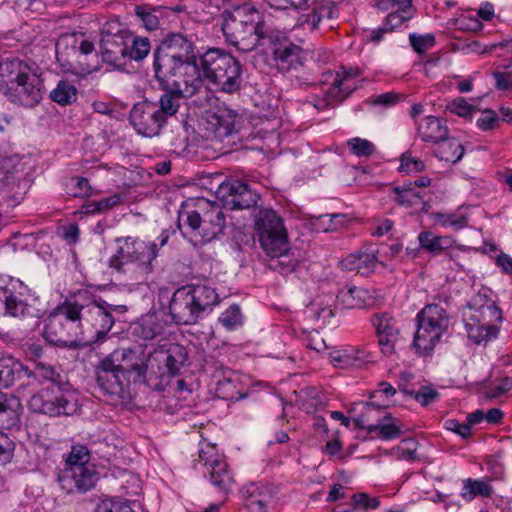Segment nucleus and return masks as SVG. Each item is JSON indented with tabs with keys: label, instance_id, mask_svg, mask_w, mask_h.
Segmentation results:
<instances>
[{
	"label": "nucleus",
	"instance_id": "obj_1",
	"mask_svg": "<svg viewBox=\"0 0 512 512\" xmlns=\"http://www.w3.org/2000/svg\"><path fill=\"white\" fill-rule=\"evenodd\" d=\"M221 29L227 43L243 52L265 47L273 27L252 4L244 3L221 14Z\"/></svg>",
	"mask_w": 512,
	"mask_h": 512
},
{
	"label": "nucleus",
	"instance_id": "obj_2",
	"mask_svg": "<svg viewBox=\"0 0 512 512\" xmlns=\"http://www.w3.org/2000/svg\"><path fill=\"white\" fill-rule=\"evenodd\" d=\"M169 233L163 231L153 242H145L133 237L118 240L119 247L109 260V267L126 277L127 281L143 283L154 270V261L159 250L165 246Z\"/></svg>",
	"mask_w": 512,
	"mask_h": 512
},
{
	"label": "nucleus",
	"instance_id": "obj_3",
	"mask_svg": "<svg viewBox=\"0 0 512 512\" xmlns=\"http://www.w3.org/2000/svg\"><path fill=\"white\" fill-rule=\"evenodd\" d=\"M194 43L181 33H169L153 51V72L201 79Z\"/></svg>",
	"mask_w": 512,
	"mask_h": 512
},
{
	"label": "nucleus",
	"instance_id": "obj_4",
	"mask_svg": "<svg viewBox=\"0 0 512 512\" xmlns=\"http://www.w3.org/2000/svg\"><path fill=\"white\" fill-rule=\"evenodd\" d=\"M0 92L25 107L37 105L43 94L42 80L19 59H7L0 63Z\"/></svg>",
	"mask_w": 512,
	"mask_h": 512
},
{
	"label": "nucleus",
	"instance_id": "obj_5",
	"mask_svg": "<svg viewBox=\"0 0 512 512\" xmlns=\"http://www.w3.org/2000/svg\"><path fill=\"white\" fill-rule=\"evenodd\" d=\"M75 297L80 306L79 317L86 347L102 342L115 323L114 314L127 311L125 305L110 304L88 291L79 292Z\"/></svg>",
	"mask_w": 512,
	"mask_h": 512
},
{
	"label": "nucleus",
	"instance_id": "obj_6",
	"mask_svg": "<svg viewBox=\"0 0 512 512\" xmlns=\"http://www.w3.org/2000/svg\"><path fill=\"white\" fill-rule=\"evenodd\" d=\"M76 297L58 304L45 319L43 337L47 342L69 349L84 348L83 328Z\"/></svg>",
	"mask_w": 512,
	"mask_h": 512
},
{
	"label": "nucleus",
	"instance_id": "obj_7",
	"mask_svg": "<svg viewBox=\"0 0 512 512\" xmlns=\"http://www.w3.org/2000/svg\"><path fill=\"white\" fill-rule=\"evenodd\" d=\"M219 301L215 289L206 284L183 286L174 292L169 313L176 324L193 325Z\"/></svg>",
	"mask_w": 512,
	"mask_h": 512
},
{
	"label": "nucleus",
	"instance_id": "obj_8",
	"mask_svg": "<svg viewBox=\"0 0 512 512\" xmlns=\"http://www.w3.org/2000/svg\"><path fill=\"white\" fill-rule=\"evenodd\" d=\"M198 65L203 84L206 82L209 89L226 93L240 89L241 64L231 54L211 48L200 57Z\"/></svg>",
	"mask_w": 512,
	"mask_h": 512
},
{
	"label": "nucleus",
	"instance_id": "obj_9",
	"mask_svg": "<svg viewBox=\"0 0 512 512\" xmlns=\"http://www.w3.org/2000/svg\"><path fill=\"white\" fill-rule=\"evenodd\" d=\"M416 321L413 346L420 355H428L448 331L450 316L441 304L432 303L422 308Z\"/></svg>",
	"mask_w": 512,
	"mask_h": 512
},
{
	"label": "nucleus",
	"instance_id": "obj_10",
	"mask_svg": "<svg viewBox=\"0 0 512 512\" xmlns=\"http://www.w3.org/2000/svg\"><path fill=\"white\" fill-rule=\"evenodd\" d=\"M65 462L66 467L58 476V483L65 492L85 493L95 486L98 464L91 462L90 450H71Z\"/></svg>",
	"mask_w": 512,
	"mask_h": 512
},
{
	"label": "nucleus",
	"instance_id": "obj_11",
	"mask_svg": "<svg viewBox=\"0 0 512 512\" xmlns=\"http://www.w3.org/2000/svg\"><path fill=\"white\" fill-rule=\"evenodd\" d=\"M154 76L163 90L159 100L154 103L166 121L178 112L184 97L195 95L203 87V80L198 78L164 74H154Z\"/></svg>",
	"mask_w": 512,
	"mask_h": 512
},
{
	"label": "nucleus",
	"instance_id": "obj_12",
	"mask_svg": "<svg viewBox=\"0 0 512 512\" xmlns=\"http://www.w3.org/2000/svg\"><path fill=\"white\" fill-rule=\"evenodd\" d=\"M199 210H181L179 221L185 222L192 231L201 236L202 242H210L222 233L225 217L216 203L206 199L198 200Z\"/></svg>",
	"mask_w": 512,
	"mask_h": 512
},
{
	"label": "nucleus",
	"instance_id": "obj_13",
	"mask_svg": "<svg viewBox=\"0 0 512 512\" xmlns=\"http://www.w3.org/2000/svg\"><path fill=\"white\" fill-rule=\"evenodd\" d=\"M259 243L270 257H281L288 251V235L282 219L274 210L262 209L255 221Z\"/></svg>",
	"mask_w": 512,
	"mask_h": 512
},
{
	"label": "nucleus",
	"instance_id": "obj_14",
	"mask_svg": "<svg viewBox=\"0 0 512 512\" xmlns=\"http://www.w3.org/2000/svg\"><path fill=\"white\" fill-rule=\"evenodd\" d=\"M28 406L31 411L50 417L72 415L78 409L75 393L67 389L65 384L56 386V391L47 389L33 395Z\"/></svg>",
	"mask_w": 512,
	"mask_h": 512
},
{
	"label": "nucleus",
	"instance_id": "obj_15",
	"mask_svg": "<svg viewBox=\"0 0 512 512\" xmlns=\"http://www.w3.org/2000/svg\"><path fill=\"white\" fill-rule=\"evenodd\" d=\"M271 39H267L273 55V61L278 71L288 73L298 71L306 61V52L302 47L291 42L282 32L271 31Z\"/></svg>",
	"mask_w": 512,
	"mask_h": 512
},
{
	"label": "nucleus",
	"instance_id": "obj_16",
	"mask_svg": "<svg viewBox=\"0 0 512 512\" xmlns=\"http://www.w3.org/2000/svg\"><path fill=\"white\" fill-rule=\"evenodd\" d=\"M236 124L237 115L232 110L208 113L201 123L204 136L222 143V149L233 146L238 140Z\"/></svg>",
	"mask_w": 512,
	"mask_h": 512
},
{
	"label": "nucleus",
	"instance_id": "obj_17",
	"mask_svg": "<svg viewBox=\"0 0 512 512\" xmlns=\"http://www.w3.org/2000/svg\"><path fill=\"white\" fill-rule=\"evenodd\" d=\"M108 357L111 359L112 365H116L129 382H139L146 378L148 359L142 346L118 348Z\"/></svg>",
	"mask_w": 512,
	"mask_h": 512
},
{
	"label": "nucleus",
	"instance_id": "obj_18",
	"mask_svg": "<svg viewBox=\"0 0 512 512\" xmlns=\"http://www.w3.org/2000/svg\"><path fill=\"white\" fill-rule=\"evenodd\" d=\"M129 118L137 133L145 137L158 136L167 123L154 101L149 100L136 103L130 111Z\"/></svg>",
	"mask_w": 512,
	"mask_h": 512
},
{
	"label": "nucleus",
	"instance_id": "obj_19",
	"mask_svg": "<svg viewBox=\"0 0 512 512\" xmlns=\"http://www.w3.org/2000/svg\"><path fill=\"white\" fill-rule=\"evenodd\" d=\"M10 282H12L11 279ZM11 286V288H3L5 315L21 320L39 319L44 312L42 308L38 307L39 298L30 294L25 295L22 291H15L13 283Z\"/></svg>",
	"mask_w": 512,
	"mask_h": 512
},
{
	"label": "nucleus",
	"instance_id": "obj_20",
	"mask_svg": "<svg viewBox=\"0 0 512 512\" xmlns=\"http://www.w3.org/2000/svg\"><path fill=\"white\" fill-rule=\"evenodd\" d=\"M198 464H202L211 484L221 492H227L233 479L225 455L219 450H199Z\"/></svg>",
	"mask_w": 512,
	"mask_h": 512
},
{
	"label": "nucleus",
	"instance_id": "obj_21",
	"mask_svg": "<svg viewBox=\"0 0 512 512\" xmlns=\"http://www.w3.org/2000/svg\"><path fill=\"white\" fill-rule=\"evenodd\" d=\"M217 195L224 206L231 210L254 207L259 198L246 183L239 180L223 182L217 190Z\"/></svg>",
	"mask_w": 512,
	"mask_h": 512
},
{
	"label": "nucleus",
	"instance_id": "obj_22",
	"mask_svg": "<svg viewBox=\"0 0 512 512\" xmlns=\"http://www.w3.org/2000/svg\"><path fill=\"white\" fill-rule=\"evenodd\" d=\"M371 323L376 330L379 347L384 355H391L399 339L400 327L398 321L388 313H375Z\"/></svg>",
	"mask_w": 512,
	"mask_h": 512
},
{
	"label": "nucleus",
	"instance_id": "obj_23",
	"mask_svg": "<svg viewBox=\"0 0 512 512\" xmlns=\"http://www.w3.org/2000/svg\"><path fill=\"white\" fill-rule=\"evenodd\" d=\"M96 380L101 390L109 395L119 396L129 384L122 372L112 365L111 359L104 358L96 369Z\"/></svg>",
	"mask_w": 512,
	"mask_h": 512
},
{
	"label": "nucleus",
	"instance_id": "obj_24",
	"mask_svg": "<svg viewBox=\"0 0 512 512\" xmlns=\"http://www.w3.org/2000/svg\"><path fill=\"white\" fill-rule=\"evenodd\" d=\"M463 321L469 339L480 344L497 337L499 329L496 323L501 322L502 319L487 318L480 314L467 315L463 312Z\"/></svg>",
	"mask_w": 512,
	"mask_h": 512
},
{
	"label": "nucleus",
	"instance_id": "obj_25",
	"mask_svg": "<svg viewBox=\"0 0 512 512\" xmlns=\"http://www.w3.org/2000/svg\"><path fill=\"white\" fill-rule=\"evenodd\" d=\"M94 51V44L88 40L78 41L73 36L61 38L56 44V58L62 65L73 67V63L82 64L81 57Z\"/></svg>",
	"mask_w": 512,
	"mask_h": 512
},
{
	"label": "nucleus",
	"instance_id": "obj_26",
	"mask_svg": "<svg viewBox=\"0 0 512 512\" xmlns=\"http://www.w3.org/2000/svg\"><path fill=\"white\" fill-rule=\"evenodd\" d=\"M130 35L112 39H100V54L102 60L116 69H124L129 52Z\"/></svg>",
	"mask_w": 512,
	"mask_h": 512
},
{
	"label": "nucleus",
	"instance_id": "obj_27",
	"mask_svg": "<svg viewBox=\"0 0 512 512\" xmlns=\"http://www.w3.org/2000/svg\"><path fill=\"white\" fill-rule=\"evenodd\" d=\"M240 495L250 512H265V507L272 498L270 489L262 482H251L244 485L240 490Z\"/></svg>",
	"mask_w": 512,
	"mask_h": 512
},
{
	"label": "nucleus",
	"instance_id": "obj_28",
	"mask_svg": "<svg viewBox=\"0 0 512 512\" xmlns=\"http://www.w3.org/2000/svg\"><path fill=\"white\" fill-rule=\"evenodd\" d=\"M371 361V354L360 347H349L331 354V363L336 368H361Z\"/></svg>",
	"mask_w": 512,
	"mask_h": 512
},
{
	"label": "nucleus",
	"instance_id": "obj_29",
	"mask_svg": "<svg viewBox=\"0 0 512 512\" xmlns=\"http://www.w3.org/2000/svg\"><path fill=\"white\" fill-rule=\"evenodd\" d=\"M467 315L480 314L487 318L502 319L501 310L496 306L494 300L490 298V291L481 289L473 295L467 302Z\"/></svg>",
	"mask_w": 512,
	"mask_h": 512
},
{
	"label": "nucleus",
	"instance_id": "obj_30",
	"mask_svg": "<svg viewBox=\"0 0 512 512\" xmlns=\"http://www.w3.org/2000/svg\"><path fill=\"white\" fill-rule=\"evenodd\" d=\"M418 135L422 141L434 143L444 140L448 136V128L435 116L422 118L417 125Z\"/></svg>",
	"mask_w": 512,
	"mask_h": 512
},
{
	"label": "nucleus",
	"instance_id": "obj_31",
	"mask_svg": "<svg viewBox=\"0 0 512 512\" xmlns=\"http://www.w3.org/2000/svg\"><path fill=\"white\" fill-rule=\"evenodd\" d=\"M165 355H161L160 360H166L165 373L167 377H174L179 374L180 369L188 358L186 349L177 343H171L164 346Z\"/></svg>",
	"mask_w": 512,
	"mask_h": 512
},
{
	"label": "nucleus",
	"instance_id": "obj_32",
	"mask_svg": "<svg viewBox=\"0 0 512 512\" xmlns=\"http://www.w3.org/2000/svg\"><path fill=\"white\" fill-rule=\"evenodd\" d=\"M165 326L166 323L157 313H148L137 322L135 333L145 340H151L164 334Z\"/></svg>",
	"mask_w": 512,
	"mask_h": 512
},
{
	"label": "nucleus",
	"instance_id": "obj_33",
	"mask_svg": "<svg viewBox=\"0 0 512 512\" xmlns=\"http://www.w3.org/2000/svg\"><path fill=\"white\" fill-rule=\"evenodd\" d=\"M434 155L440 161L455 164L462 159L464 147L457 138L446 136L444 140L436 143Z\"/></svg>",
	"mask_w": 512,
	"mask_h": 512
},
{
	"label": "nucleus",
	"instance_id": "obj_34",
	"mask_svg": "<svg viewBox=\"0 0 512 512\" xmlns=\"http://www.w3.org/2000/svg\"><path fill=\"white\" fill-rule=\"evenodd\" d=\"M347 74L346 68L342 67L336 73L332 85L324 92V97L332 106L345 99L354 90L352 85H348L349 75Z\"/></svg>",
	"mask_w": 512,
	"mask_h": 512
},
{
	"label": "nucleus",
	"instance_id": "obj_35",
	"mask_svg": "<svg viewBox=\"0 0 512 512\" xmlns=\"http://www.w3.org/2000/svg\"><path fill=\"white\" fill-rule=\"evenodd\" d=\"M386 407L385 403L376 401L364 402L361 404V412L353 417V427L355 429H365L369 434V426L377 423V418L382 417V409Z\"/></svg>",
	"mask_w": 512,
	"mask_h": 512
},
{
	"label": "nucleus",
	"instance_id": "obj_36",
	"mask_svg": "<svg viewBox=\"0 0 512 512\" xmlns=\"http://www.w3.org/2000/svg\"><path fill=\"white\" fill-rule=\"evenodd\" d=\"M24 370L22 376L33 377L39 384L51 383L55 387L64 384L60 374L55 371L54 367L41 361L35 362L32 370L27 367H24Z\"/></svg>",
	"mask_w": 512,
	"mask_h": 512
},
{
	"label": "nucleus",
	"instance_id": "obj_37",
	"mask_svg": "<svg viewBox=\"0 0 512 512\" xmlns=\"http://www.w3.org/2000/svg\"><path fill=\"white\" fill-rule=\"evenodd\" d=\"M23 364L11 356L0 357V386L10 387L16 379L22 377Z\"/></svg>",
	"mask_w": 512,
	"mask_h": 512
},
{
	"label": "nucleus",
	"instance_id": "obj_38",
	"mask_svg": "<svg viewBox=\"0 0 512 512\" xmlns=\"http://www.w3.org/2000/svg\"><path fill=\"white\" fill-rule=\"evenodd\" d=\"M391 414L386 413L383 417L377 418V423L369 426V435L372 438L381 440H391L400 436V429L394 423L390 422Z\"/></svg>",
	"mask_w": 512,
	"mask_h": 512
},
{
	"label": "nucleus",
	"instance_id": "obj_39",
	"mask_svg": "<svg viewBox=\"0 0 512 512\" xmlns=\"http://www.w3.org/2000/svg\"><path fill=\"white\" fill-rule=\"evenodd\" d=\"M395 194L394 202L402 207H419L423 205V198L413 187L412 183L398 185L392 188Z\"/></svg>",
	"mask_w": 512,
	"mask_h": 512
},
{
	"label": "nucleus",
	"instance_id": "obj_40",
	"mask_svg": "<svg viewBox=\"0 0 512 512\" xmlns=\"http://www.w3.org/2000/svg\"><path fill=\"white\" fill-rule=\"evenodd\" d=\"M493 494V488L490 483L486 480L471 478L463 481V487L461 490V497L466 502H471L476 496L488 498Z\"/></svg>",
	"mask_w": 512,
	"mask_h": 512
},
{
	"label": "nucleus",
	"instance_id": "obj_41",
	"mask_svg": "<svg viewBox=\"0 0 512 512\" xmlns=\"http://www.w3.org/2000/svg\"><path fill=\"white\" fill-rule=\"evenodd\" d=\"M369 292L360 287L351 286L339 292L338 299L348 308H361L367 305Z\"/></svg>",
	"mask_w": 512,
	"mask_h": 512
},
{
	"label": "nucleus",
	"instance_id": "obj_42",
	"mask_svg": "<svg viewBox=\"0 0 512 512\" xmlns=\"http://www.w3.org/2000/svg\"><path fill=\"white\" fill-rule=\"evenodd\" d=\"M419 246L433 255H439L446 249L449 239L442 236H436L432 232L424 231L418 235Z\"/></svg>",
	"mask_w": 512,
	"mask_h": 512
},
{
	"label": "nucleus",
	"instance_id": "obj_43",
	"mask_svg": "<svg viewBox=\"0 0 512 512\" xmlns=\"http://www.w3.org/2000/svg\"><path fill=\"white\" fill-rule=\"evenodd\" d=\"M134 12L145 29L154 31L159 28L160 22L157 14L161 12L160 7H152L150 5H137L134 8Z\"/></svg>",
	"mask_w": 512,
	"mask_h": 512
},
{
	"label": "nucleus",
	"instance_id": "obj_44",
	"mask_svg": "<svg viewBox=\"0 0 512 512\" xmlns=\"http://www.w3.org/2000/svg\"><path fill=\"white\" fill-rule=\"evenodd\" d=\"M468 208L459 207L453 213H437L435 219L445 227H452L455 230L462 229L468 225Z\"/></svg>",
	"mask_w": 512,
	"mask_h": 512
},
{
	"label": "nucleus",
	"instance_id": "obj_45",
	"mask_svg": "<svg viewBox=\"0 0 512 512\" xmlns=\"http://www.w3.org/2000/svg\"><path fill=\"white\" fill-rule=\"evenodd\" d=\"M50 98L60 105H68L76 101L77 90L69 81L60 80L57 86L50 92Z\"/></svg>",
	"mask_w": 512,
	"mask_h": 512
},
{
	"label": "nucleus",
	"instance_id": "obj_46",
	"mask_svg": "<svg viewBox=\"0 0 512 512\" xmlns=\"http://www.w3.org/2000/svg\"><path fill=\"white\" fill-rule=\"evenodd\" d=\"M129 52L127 53V61H140L144 59L151 50L150 40L147 37L133 36L130 33Z\"/></svg>",
	"mask_w": 512,
	"mask_h": 512
},
{
	"label": "nucleus",
	"instance_id": "obj_47",
	"mask_svg": "<svg viewBox=\"0 0 512 512\" xmlns=\"http://www.w3.org/2000/svg\"><path fill=\"white\" fill-rule=\"evenodd\" d=\"M161 355H165L164 346L154 349L147 353V374L157 378L167 377L165 373L166 360H160Z\"/></svg>",
	"mask_w": 512,
	"mask_h": 512
},
{
	"label": "nucleus",
	"instance_id": "obj_48",
	"mask_svg": "<svg viewBox=\"0 0 512 512\" xmlns=\"http://www.w3.org/2000/svg\"><path fill=\"white\" fill-rule=\"evenodd\" d=\"M219 324H221L227 331H233L238 329L242 325V314L241 309L238 305L233 304L218 318Z\"/></svg>",
	"mask_w": 512,
	"mask_h": 512
},
{
	"label": "nucleus",
	"instance_id": "obj_49",
	"mask_svg": "<svg viewBox=\"0 0 512 512\" xmlns=\"http://www.w3.org/2000/svg\"><path fill=\"white\" fill-rule=\"evenodd\" d=\"M390 10L391 12L386 16L382 23L389 32L400 28L404 23L412 19L415 15V10Z\"/></svg>",
	"mask_w": 512,
	"mask_h": 512
},
{
	"label": "nucleus",
	"instance_id": "obj_50",
	"mask_svg": "<svg viewBox=\"0 0 512 512\" xmlns=\"http://www.w3.org/2000/svg\"><path fill=\"white\" fill-rule=\"evenodd\" d=\"M20 406L19 398L12 394L0 392V416L5 415L7 419L14 421L17 418V411Z\"/></svg>",
	"mask_w": 512,
	"mask_h": 512
},
{
	"label": "nucleus",
	"instance_id": "obj_51",
	"mask_svg": "<svg viewBox=\"0 0 512 512\" xmlns=\"http://www.w3.org/2000/svg\"><path fill=\"white\" fill-rule=\"evenodd\" d=\"M401 391L404 394L413 397L422 406H427L439 398L438 391L431 386H421L417 392L409 390L406 387L401 388Z\"/></svg>",
	"mask_w": 512,
	"mask_h": 512
},
{
	"label": "nucleus",
	"instance_id": "obj_52",
	"mask_svg": "<svg viewBox=\"0 0 512 512\" xmlns=\"http://www.w3.org/2000/svg\"><path fill=\"white\" fill-rule=\"evenodd\" d=\"M409 42L416 53L424 54L435 45V36L432 33H410Z\"/></svg>",
	"mask_w": 512,
	"mask_h": 512
},
{
	"label": "nucleus",
	"instance_id": "obj_53",
	"mask_svg": "<svg viewBox=\"0 0 512 512\" xmlns=\"http://www.w3.org/2000/svg\"><path fill=\"white\" fill-rule=\"evenodd\" d=\"M344 218L343 214H324L315 217V222L312 226L317 232H328L337 229L338 224H341V219Z\"/></svg>",
	"mask_w": 512,
	"mask_h": 512
},
{
	"label": "nucleus",
	"instance_id": "obj_54",
	"mask_svg": "<svg viewBox=\"0 0 512 512\" xmlns=\"http://www.w3.org/2000/svg\"><path fill=\"white\" fill-rule=\"evenodd\" d=\"M95 512H135L130 505L121 499H102L96 506Z\"/></svg>",
	"mask_w": 512,
	"mask_h": 512
},
{
	"label": "nucleus",
	"instance_id": "obj_55",
	"mask_svg": "<svg viewBox=\"0 0 512 512\" xmlns=\"http://www.w3.org/2000/svg\"><path fill=\"white\" fill-rule=\"evenodd\" d=\"M129 35L130 32L116 18L106 21L101 28V39L128 37Z\"/></svg>",
	"mask_w": 512,
	"mask_h": 512
},
{
	"label": "nucleus",
	"instance_id": "obj_56",
	"mask_svg": "<svg viewBox=\"0 0 512 512\" xmlns=\"http://www.w3.org/2000/svg\"><path fill=\"white\" fill-rule=\"evenodd\" d=\"M357 261L359 266L357 272L362 275L373 273L376 266L380 263L373 252H357Z\"/></svg>",
	"mask_w": 512,
	"mask_h": 512
},
{
	"label": "nucleus",
	"instance_id": "obj_57",
	"mask_svg": "<svg viewBox=\"0 0 512 512\" xmlns=\"http://www.w3.org/2000/svg\"><path fill=\"white\" fill-rule=\"evenodd\" d=\"M503 417V412L500 409L492 408L485 414L482 410L478 409L473 413L469 414L470 423H481L486 420L490 424H496L500 422Z\"/></svg>",
	"mask_w": 512,
	"mask_h": 512
},
{
	"label": "nucleus",
	"instance_id": "obj_58",
	"mask_svg": "<svg viewBox=\"0 0 512 512\" xmlns=\"http://www.w3.org/2000/svg\"><path fill=\"white\" fill-rule=\"evenodd\" d=\"M348 146L351 152L357 156H370L375 151L374 144L366 139L362 138H352L348 141Z\"/></svg>",
	"mask_w": 512,
	"mask_h": 512
},
{
	"label": "nucleus",
	"instance_id": "obj_59",
	"mask_svg": "<svg viewBox=\"0 0 512 512\" xmlns=\"http://www.w3.org/2000/svg\"><path fill=\"white\" fill-rule=\"evenodd\" d=\"M396 394V389L387 382H380L378 388L371 393V399L378 403H385L386 407L389 405L390 397Z\"/></svg>",
	"mask_w": 512,
	"mask_h": 512
},
{
	"label": "nucleus",
	"instance_id": "obj_60",
	"mask_svg": "<svg viewBox=\"0 0 512 512\" xmlns=\"http://www.w3.org/2000/svg\"><path fill=\"white\" fill-rule=\"evenodd\" d=\"M376 6L379 10H415L412 6V0H377Z\"/></svg>",
	"mask_w": 512,
	"mask_h": 512
},
{
	"label": "nucleus",
	"instance_id": "obj_61",
	"mask_svg": "<svg viewBox=\"0 0 512 512\" xmlns=\"http://www.w3.org/2000/svg\"><path fill=\"white\" fill-rule=\"evenodd\" d=\"M70 190L74 197H86L90 195L91 187L87 178L74 177L71 179Z\"/></svg>",
	"mask_w": 512,
	"mask_h": 512
},
{
	"label": "nucleus",
	"instance_id": "obj_62",
	"mask_svg": "<svg viewBox=\"0 0 512 512\" xmlns=\"http://www.w3.org/2000/svg\"><path fill=\"white\" fill-rule=\"evenodd\" d=\"M512 389V377H505L501 380V382L493 387H490L485 392V397L487 399H495L506 392L510 391Z\"/></svg>",
	"mask_w": 512,
	"mask_h": 512
},
{
	"label": "nucleus",
	"instance_id": "obj_63",
	"mask_svg": "<svg viewBox=\"0 0 512 512\" xmlns=\"http://www.w3.org/2000/svg\"><path fill=\"white\" fill-rule=\"evenodd\" d=\"M271 7L279 10H286L289 8L301 9L307 6L308 0H265Z\"/></svg>",
	"mask_w": 512,
	"mask_h": 512
},
{
	"label": "nucleus",
	"instance_id": "obj_64",
	"mask_svg": "<svg viewBox=\"0 0 512 512\" xmlns=\"http://www.w3.org/2000/svg\"><path fill=\"white\" fill-rule=\"evenodd\" d=\"M498 122V115L495 111L486 109L482 112L480 118L477 120V126L482 131L492 129Z\"/></svg>",
	"mask_w": 512,
	"mask_h": 512
}]
</instances>
